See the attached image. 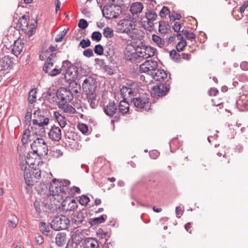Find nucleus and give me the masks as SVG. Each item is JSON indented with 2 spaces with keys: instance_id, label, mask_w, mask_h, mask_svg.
I'll return each mask as SVG.
<instances>
[{
  "instance_id": "393cba45",
  "label": "nucleus",
  "mask_w": 248,
  "mask_h": 248,
  "mask_svg": "<svg viewBox=\"0 0 248 248\" xmlns=\"http://www.w3.org/2000/svg\"><path fill=\"white\" fill-rule=\"evenodd\" d=\"M107 218V216L105 214H103L99 217L90 218L89 221V223L91 226L98 225L100 223H103Z\"/></svg>"
},
{
  "instance_id": "13d9d810",
  "label": "nucleus",
  "mask_w": 248,
  "mask_h": 248,
  "mask_svg": "<svg viewBox=\"0 0 248 248\" xmlns=\"http://www.w3.org/2000/svg\"><path fill=\"white\" fill-rule=\"evenodd\" d=\"M128 91H129L128 87L126 86L123 87L120 90L121 94L124 100H126L127 99L126 97L127 96Z\"/></svg>"
},
{
  "instance_id": "a19ab883",
  "label": "nucleus",
  "mask_w": 248,
  "mask_h": 248,
  "mask_svg": "<svg viewBox=\"0 0 248 248\" xmlns=\"http://www.w3.org/2000/svg\"><path fill=\"white\" fill-rule=\"evenodd\" d=\"M170 56L171 59L175 62H179L181 60V55L176 52L175 50L170 51Z\"/></svg>"
},
{
  "instance_id": "09e8293b",
  "label": "nucleus",
  "mask_w": 248,
  "mask_h": 248,
  "mask_svg": "<svg viewBox=\"0 0 248 248\" xmlns=\"http://www.w3.org/2000/svg\"><path fill=\"white\" fill-rule=\"evenodd\" d=\"M62 71V68H52L48 73H46L48 75L51 77H55L60 74Z\"/></svg>"
},
{
  "instance_id": "4c0bfd02",
  "label": "nucleus",
  "mask_w": 248,
  "mask_h": 248,
  "mask_svg": "<svg viewBox=\"0 0 248 248\" xmlns=\"http://www.w3.org/2000/svg\"><path fill=\"white\" fill-rule=\"evenodd\" d=\"M186 46V41L184 39V37H181L180 38V42L176 45V49L178 52H181Z\"/></svg>"
},
{
  "instance_id": "2eb2a0df",
  "label": "nucleus",
  "mask_w": 248,
  "mask_h": 248,
  "mask_svg": "<svg viewBox=\"0 0 248 248\" xmlns=\"http://www.w3.org/2000/svg\"><path fill=\"white\" fill-rule=\"evenodd\" d=\"M155 53V49L150 46H146L140 42V63L144 59L153 56Z\"/></svg>"
},
{
  "instance_id": "69168bd1",
  "label": "nucleus",
  "mask_w": 248,
  "mask_h": 248,
  "mask_svg": "<svg viewBox=\"0 0 248 248\" xmlns=\"http://www.w3.org/2000/svg\"><path fill=\"white\" fill-rule=\"evenodd\" d=\"M35 242L38 245H41L44 242V237L41 235H37L35 237Z\"/></svg>"
},
{
  "instance_id": "f8f14e48",
  "label": "nucleus",
  "mask_w": 248,
  "mask_h": 248,
  "mask_svg": "<svg viewBox=\"0 0 248 248\" xmlns=\"http://www.w3.org/2000/svg\"><path fill=\"white\" fill-rule=\"evenodd\" d=\"M49 123V119L47 117H46L42 121V119H33L32 120V124L33 125H38L39 127H40V130L39 131H33L34 134L36 135L40 136V137H43L45 135V129L44 127V125H47ZM34 128L35 130L36 129V127L33 126L31 127V129L34 131Z\"/></svg>"
},
{
  "instance_id": "0e129e2a",
  "label": "nucleus",
  "mask_w": 248,
  "mask_h": 248,
  "mask_svg": "<svg viewBox=\"0 0 248 248\" xmlns=\"http://www.w3.org/2000/svg\"><path fill=\"white\" fill-rule=\"evenodd\" d=\"M83 54L84 56L90 58L93 55V53L91 48H88L83 51Z\"/></svg>"
},
{
  "instance_id": "ea45409f",
  "label": "nucleus",
  "mask_w": 248,
  "mask_h": 248,
  "mask_svg": "<svg viewBox=\"0 0 248 248\" xmlns=\"http://www.w3.org/2000/svg\"><path fill=\"white\" fill-rule=\"evenodd\" d=\"M54 63V62H53L47 61V60H46L43 69L45 73L49 72V71L52 69Z\"/></svg>"
},
{
  "instance_id": "a878e982",
  "label": "nucleus",
  "mask_w": 248,
  "mask_h": 248,
  "mask_svg": "<svg viewBox=\"0 0 248 248\" xmlns=\"http://www.w3.org/2000/svg\"><path fill=\"white\" fill-rule=\"evenodd\" d=\"M117 107H118L119 112L122 114H126L129 109V104L126 100L123 99L120 102L119 106Z\"/></svg>"
},
{
  "instance_id": "37998d69",
  "label": "nucleus",
  "mask_w": 248,
  "mask_h": 248,
  "mask_svg": "<svg viewBox=\"0 0 248 248\" xmlns=\"http://www.w3.org/2000/svg\"><path fill=\"white\" fill-rule=\"evenodd\" d=\"M103 34L106 38H111L114 35L113 31L109 27H107L103 30Z\"/></svg>"
},
{
  "instance_id": "bb28decb",
  "label": "nucleus",
  "mask_w": 248,
  "mask_h": 248,
  "mask_svg": "<svg viewBox=\"0 0 248 248\" xmlns=\"http://www.w3.org/2000/svg\"><path fill=\"white\" fill-rule=\"evenodd\" d=\"M63 210L66 211H72L74 212L75 210L78 207V204H74L73 203H68L67 205V200H64L61 204Z\"/></svg>"
},
{
  "instance_id": "ddd939ff",
  "label": "nucleus",
  "mask_w": 248,
  "mask_h": 248,
  "mask_svg": "<svg viewBox=\"0 0 248 248\" xmlns=\"http://www.w3.org/2000/svg\"><path fill=\"white\" fill-rule=\"evenodd\" d=\"M146 78L150 79L153 78L155 80L158 81L160 83L165 82V80H167L168 74L165 71L162 69H156L155 71H153L151 74H146Z\"/></svg>"
},
{
  "instance_id": "7c9ffc66",
  "label": "nucleus",
  "mask_w": 248,
  "mask_h": 248,
  "mask_svg": "<svg viewBox=\"0 0 248 248\" xmlns=\"http://www.w3.org/2000/svg\"><path fill=\"white\" fill-rule=\"evenodd\" d=\"M86 95L91 107L93 108H95L97 106L96 94L95 93H92V94L89 93Z\"/></svg>"
},
{
  "instance_id": "dca6fc26",
  "label": "nucleus",
  "mask_w": 248,
  "mask_h": 248,
  "mask_svg": "<svg viewBox=\"0 0 248 248\" xmlns=\"http://www.w3.org/2000/svg\"><path fill=\"white\" fill-rule=\"evenodd\" d=\"M115 49L114 46L108 42L107 43L105 47V55L109 62L115 64Z\"/></svg>"
},
{
  "instance_id": "f257e3e1",
  "label": "nucleus",
  "mask_w": 248,
  "mask_h": 248,
  "mask_svg": "<svg viewBox=\"0 0 248 248\" xmlns=\"http://www.w3.org/2000/svg\"><path fill=\"white\" fill-rule=\"evenodd\" d=\"M170 83L169 79H167L165 83L161 82L153 86L150 92L151 95L153 97H162L166 95L170 90ZM141 86L144 87L145 85H140V111L141 109L147 111L151 107V103L149 101L148 97L149 91L148 89L144 91L145 89L142 88Z\"/></svg>"
},
{
  "instance_id": "0eeeda50",
  "label": "nucleus",
  "mask_w": 248,
  "mask_h": 248,
  "mask_svg": "<svg viewBox=\"0 0 248 248\" xmlns=\"http://www.w3.org/2000/svg\"><path fill=\"white\" fill-rule=\"evenodd\" d=\"M63 68H66L65 77L66 78L67 76L68 75L70 77L68 79L74 81L78 75V67L72 64L70 61L65 60L62 62V69Z\"/></svg>"
},
{
  "instance_id": "5fc2aeb1",
  "label": "nucleus",
  "mask_w": 248,
  "mask_h": 248,
  "mask_svg": "<svg viewBox=\"0 0 248 248\" xmlns=\"http://www.w3.org/2000/svg\"><path fill=\"white\" fill-rule=\"evenodd\" d=\"M97 235L100 238L102 239L106 238V236L109 237L108 233L105 232L102 229H99L96 232Z\"/></svg>"
},
{
  "instance_id": "338daca9",
  "label": "nucleus",
  "mask_w": 248,
  "mask_h": 248,
  "mask_svg": "<svg viewBox=\"0 0 248 248\" xmlns=\"http://www.w3.org/2000/svg\"><path fill=\"white\" fill-rule=\"evenodd\" d=\"M59 124V125L60 126L62 127V128H63L65 126V125H66V120H65V118L62 116V117H61V119H59V121H57Z\"/></svg>"
},
{
  "instance_id": "9b49d317",
  "label": "nucleus",
  "mask_w": 248,
  "mask_h": 248,
  "mask_svg": "<svg viewBox=\"0 0 248 248\" xmlns=\"http://www.w3.org/2000/svg\"><path fill=\"white\" fill-rule=\"evenodd\" d=\"M56 96L59 99L66 103L71 102L74 98L72 91L64 87H61L57 90Z\"/></svg>"
},
{
  "instance_id": "c03bdc74",
  "label": "nucleus",
  "mask_w": 248,
  "mask_h": 248,
  "mask_svg": "<svg viewBox=\"0 0 248 248\" xmlns=\"http://www.w3.org/2000/svg\"><path fill=\"white\" fill-rule=\"evenodd\" d=\"M91 38L92 40L98 42L102 39V34L99 31H93L92 34Z\"/></svg>"
},
{
  "instance_id": "49530a36",
  "label": "nucleus",
  "mask_w": 248,
  "mask_h": 248,
  "mask_svg": "<svg viewBox=\"0 0 248 248\" xmlns=\"http://www.w3.org/2000/svg\"><path fill=\"white\" fill-rule=\"evenodd\" d=\"M31 171L33 177L37 179L40 178L41 176V170L39 168L34 169L33 167L31 168Z\"/></svg>"
},
{
  "instance_id": "aec40b11",
  "label": "nucleus",
  "mask_w": 248,
  "mask_h": 248,
  "mask_svg": "<svg viewBox=\"0 0 248 248\" xmlns=\"http://www.w3.org/2000/svg\"><path fill=\"white\" fill-rule=\"evenodd\" d=\"M82 247L83 248H98L99 244L95 239L89 237L83 241Z\"/></svg>"
},
{
  "instance_id": "864d4df0",
  "label": "nucleus",
  "mask_w": 248,
  "mask_h": 248,
  "mask_svg": "<svg viewBox=\"0 0 248 248\" xmlns=\"http://www.w3.org/2000/svg\"><path fill=\"white\" fill-rule=\"evenodd\" d=\"M89 24L84 19H80L79 21L78 26L81 30H84L88 27Z\"/></svg>"
},
{
  "instance_id": "3c124183",
  "label": "nucleus",
  "mask_w": 248,
  "mask_h": 248,
  "mask_svg": "<svg viewBox=\"0 0 248 248\" xmlns=\"http://www.w3.org/2000/svg\"><path fill=\"white\" fill-rule=\"evenodd\" d=\"M29 21L26 20L22 21V22H20V21H18L17 26H18L22 30H26L29 26Z\"/></svg>"
},
{
  "instance_id": "b1692460",
  "label": "nucleus",
  "mask_w": 248,
  "mask_h": 248,
  "mask_svg": "<svg viewBox=\"0 0 248 248\" xmlns=\"http://www.w3.org/2000/svg\"><path fill=\"white\" fill-rule=\"evenodd\" d=\"M66 233L64 232H59L55 237V243L59 247H63L65 244Z\"/></svg>"
},
{
  "instance_id": "6e6552de",
  "label": "nucleus",
  "mask_w": 248,
  "mask_h": 248,
  "mask_svg": "<svg viewBox=\"0 0 248 248\" xmlns=\"http://www.w3.org/2000/svg\"><path fill=\"white\" fill-rule=\"evenodd\" d=\"M59 180L54 178L52 180L49 186L50 191L52 192L53 195L62 193L65 195L69 193L70 189L68 187H66Z\"/></svg>"
},
{
  "instance_id": "e2e57ef3",
  "label": "nucleus",
  "mask_w": 248,
  "mask_h": 248,
  "mask_svg": "<svg viewBox=\"0 0 248 248\" xmlns=\"http://www.w3.org/2000/svg\"><path fill=\"white\" fill-rule=\"evenodd\" d=\"M103 68L109 75H112L114 73L113 69L108 65L105 64L103 66Z\"/></svg>"
},
{
  "instance_id": "de8ad7c7",
  "label": "nucleus",
  "mask_w": 248,
  "mask_h": 248,
  "mask_svg": "<svg viewBox=\"0 0 248 248\" xmlns=\"http://www.w3.org/2000/svg\"><path fill=\"white\" fill-rule=\"evenodd\" d=\"M91 42L89 39H82L78 44V47H81L82 48H85L91 46Z\"/></svg>"
},
{
  "instance_id": "4be33fe9",
  "label": "nucleus",
  "mask_w": 248,
  "mask_h": 248,
  "mask_svg": "<svg viewBox=\"0 0 248 248\" xmlns=\"http://www.w3.org/2000/svg\"><path fill=\"white\" fill-rule=\"evenodd\" d=\"M57 106L59 108L63 110L64 112L74 113L76 111V109L71 105L65 102H57Z\"/></svg>"
},
{
  "instance_id": "c756f323",
  "label": "nucleus",
  "mask_w": 248,
  "mask_h": 248,
  "mask_svg": "<svg viewBox=\"0 0 248 248\" xmlns=\"http://www.w3.org/2000/svg\"><path fill=\"white\" fill-rule=\"evenodd\" d=\"M170 29V26L168 22L162 21L159 22V31L161 33H166Z\"/></svg>"
},
{
  "instance_id": "6e6d98bb",
  "label": "nucleus",
  "mask_w": 248,
  "mask_h": 248,
  "mask_svg": "<svg viewBox=\"0 0 248 248\" xmlns=\"http://www.w3.org/2000/svg\"><path fill=\"white\" fill-rule=\"evenodd\" d=\"M34 206L36 210V211L40 214L42 213V209L41 208L42 204H41L40 202L37 200H35V201L34 202Z\"/></svg>"
},
{
  "instance_id": "1a4fd4ad",
  "label": "nucleus",
  "mask_w": 248,
  "mask_h": 248,
  "mask_svg": "<svg viewBox=\"0 0 248 248\" xmlns=\"http://www.w3.org/2000/svg\"><path fill=\"white\" fill-rule=\"evenodd\" d=\"M82 90L86 94L95 93L97 87L96 79L92 77L86 78L82 83Z\"/></svg>"
},
{
  "instance_id": "5701e85b",
  "label": "nucleus",
  "mask_w": 248,
  "mask_h": 248,
  "mask_svg": "<svg viewBox=\"0 0 248 248\" xmlns=\"http://www.w3.org/2000/svg\"><path fill=\"white\" fill-rule=\"evenodd\" d=\"M13 64V59L8 55L5 56L1 60V66L4 69H11Z\"/></svg>"
},
{
  "instance_id": "f03ea898",
  "label": "nucleus",
  "mask_w": 248,
  "mask_h": 248,
  "mask_svg": "<svg viewBox=\"0 0 248 248\" xmlns=\"http://www.w3.org/2000/svg\"><path fill=\"white\" fill-rule=\"evenodd\" d=\"M140 43L132 42L126 48L124 52L126 60L133 63L140 62Z\"/></svg>"
},
{
  "instance_id": "20e7f679",
  "label": "nucleus",
  "mask_w": 248,
  "mask_h": 248,
  "mask_svg": "<svg viewBox=\"0 0 248 248\" xmlns=\"http://www.w3.org/2000/svg\"><path fill=\"white\" fill-rule=\"evenodd\" d=\"M31 147L32 150V154H35L37 156H43L48 154V146L42 138H36L31 144Z\"/></svg>"
},
{
  "instance_id": "423d86ee",
  "label": "nucleus",
  "mask_w": 248,
  "mask_h": 248,
  "mask_svg": "<svg viewBox=\"0 0 248 248\" xmlns=\"http://www.w3.org/2000/svg\"><path fill=\"white\" fill-rule=\"evenodd\" d=\"M156 14L151 10H148L145 13V17L140 18V24L145 29L151 31L154 29L153 22L156 19Z\"/></svg>"
},
{
  "instance_id": "2f4dec72",
  "label": "nucleus",
  "mask_w": 248,
  "mask_h": 248,
  "mask_svg": "<svg viewBox=\"0 0 248 248\" xmlns=\"http://www.w3.org/2000/svg\"><path fill=\"white\" fill-rule=\"evenodd\" d=\"M128 90L127 95H128V97H130V100H133L134 105L137 108H140V97L133 98L134 96V92L132 91V89L128 87Z\"/></svg>"
},
{
  "instance_id": "39448f33",
  "label": "nucleus",
  "mask_w": 248,
  "mask_h": 248,
  "mask_svg": "<svg viewBox=\"0 0 248 248\" xmlns=\"http://www.w3.org/2000/svg\"><path fill=\"white\" fill-rule=\"evenodd\" d=\"M103 16L108 19L117 18L122 13L121 7L115 3H108L102 10Z\"/></svg>"
},
{
  "instance_id": "72a5a7b5",
  "label": "nucleus",
  "mask_w": 248,
  "mask_h": 248,
  "mask_svg": "<svg viewBox=\"0 0 248 248\" xmlns=\"http://www.w3.org/2000/svg\"><path fill=\"white\" fill-rule=\"evenodd\" d=\"M30 135L31 131L29 128H27L24 130L21 139V141L23 146H25L29 141H31L30 140Z\"/></svg>"
},
{
  "instance_id": "c9c22d12",
  "label": "nucleus",
  "mask_w": 248,
  "mask_h": 248,
  "mask_svg": "<svg viewBox=\"0 0 248 248\" xmlns=\"http://www.w3.org/2000/svg\"><path fill=\"white\" fill-rule=\"evenodd\" d=\"M37 93L36 89H31L29 93L28 100L30 104H33L36 98V94Z\"/></svg>"
},
{
  "instance_id": "a18cd8bd",
  "label": "nucleus",
  "mask_w": 248,
  "mask_h": 248,
  "mask_svg": "<svg viewBox=\"0 0 248 248\" xmlns=\"http://www.w3.org/2000/svg\"><path fill=\"white\" fill-rule=\"evenodd\" d=\"M78 202L81 205L85 206L90 202V199L87 196L82 195L79 197Z\"/></svg>"
},
{
  "instance_id": "052dcab7",
  "label": "nucleus",
  "mask_w": 248,
  "mask_h": 248,
  "mask_svg": "<svg viewBox=\"0 0 248 248\" xmlns=\"http://www.w3.org/2000/svg\"><path fill=\"white\" fill-rule=\"evenodd\" d=\"M78 129L83 133L85 134L88 131V127L85 124H81L78 125Z\"/></svg>"
},
{
  "instance_id": "e433bc0d",
  "label": "nucleus",
  "mask_w": 248,
  "mask_h": 248,
  "mask_svg": "<svg viewBox=\"0 0 248 248\" xmlns=\"http://www.w3.org/2000/svg\"><path fill=\"white\" fill-rule=\"evenodd\" d=\"M152 40L160 47H163L164 45V40L158 35L153 34L152 35Z\"/></svg>"
},
{
  "instance_id": "774afa93",
  "label": "nucleus",
  "mask_w": 248,
  "mask_h": 248,
  "mask_svg": "<svg viewBox=\"0 0 248 248\" xmlns=\"http://www.w3.org/2000/svg\"><path fill=\"white\" fill-rule=\"evenodd\" d=\"M170 21H174L176 20H180L181 18V16L180 14H176V15H174L173 14L169 16Z\"/></svg>"
},
{
  "instance_id": "f3484780",
  "label": "nucleus",
  "mask_w": 248,
  "mask_h": 248,
  "mask_svg": "<svg viewBox=\"0 0 248 248\" xmlns=\"http://www.w3.org/2000/svg\"><path fill=\"white\" fill-rule=\"evenodd\" d=\"M86 216V214H84L83 211H79L74 212L72 214V222L73 224L77 226H79L84 222V219ZM85 223H87L86 221H85Z\"/></svg>"
},
{
  "instance_id": "473e14b6",
  "label": "nucleus",
  "mask_w": 248,
  "mask_h": 248,
  "mask_svg": "<svg viewBox=\"0 0 248 248\" xmlns=\"http://www.w3.org/2000/svg\"><path fill=\"white\" fill-rule=\"evenodd\" d=\"M56 90L54 89L49 88L46 92L47 98L50 103H52L55 101V95H56Z\"/></svg>"
},
{
  "instance_id": "8fccbe9b",
  "label": "nucleus",
  "mask_w": 248,
  "mask_h": 248,
  "mask_svg": "<svg viewBox=\"0 0 248 248\" xmlns=\"http://www.w3.org/2000/svg\"><path fill=\"white\" fill-rule=\"evenodd\" d=\"M94 51L97 55H102L104 53V47L100 44L96 45L94 46Z\"/></svg>"
},
{
  "instance_id": "9d476101",
  "label": "nucleus",
  "mask_w": 248,
  "mask_h": 248,
  "mask_svg": "<svg viewBox=\"0 0 248 248\" xmlns=\"http://www.w3.org/2000/svg\"><path fill=\"white\" fill-rule=\"evenodd\" d=\"M129 11L130 14L126 16L127 19L134 23L140 24V2L133 3Z\"/></svg>"
},
{
  "instance_id": "4468645a",
  "label": "nucleus",
  "mask_w": 248,
  "mask_h": 248,
  "mask_svg": "<svg viewBox=\"0 0 248 248\" xmlns=\"http://www.w3.org/2000/svg\"><path fill=\"white\" fill-rule=\"evenodd\" d=\"M157 65L156 61L146 60L144 62L140 63V73H146L150 72L151 73L153 71L156 70Z\"/></svg>"
},
{
  "instance_id": "79ce46f5",
  "label": "nucleus",
  "mask_w": 248,
  "mask_h": 248,
  "mask_svg": "<svg viewBox=\"0 0 248 248\" xmlns=\"http://www.w3.org/2000/svg\"><path fill=\"white\" fill-rule=\"evenodd\" d=\"M68 31V29H67V30L64 29L62 31L59 32V33L57 35L56 37H55V42H57V43L61 42L62 40V39H63L64 37L65 36Z\"/></svg>"
},
{
  "instance_id": "680f3d73",
  "label": "nucleus",
  "mask_w": 248,
  "mask_h": 248,
  "mask_svg": "<svg viewBox=\"0 0 248 248\" xmlns=\"http://www.w3.org/2000/svg\"><path fill=\"white\" fill-rule=\"evenodd\" d=\"M159 152L157 150H152L149 152V155L150 157L153 159H156L159 155Z\"/></svg>"
},
{
  "instance_id": "412c9836",
  "label": "nucleus",
  "mask_w": 248,
  "mask_h": 248,
  "mask_svg": "<svg viewBox=\"0 0 248 248\" xmlns=\"http://www.w3.org/2000/svg\"><path fill=\"white\" fill-rule=\"evenodd\" d=\"M24 43L21 40H17L15 41L12 48L13 54L17 57L22 51Z\"/></svg>"
},
{
  "instance_id": "cd10ccee",
  "label": "nucleus",
  "mask_w": 248,
  "mask_h": 248,
  "mask_svg": "<svg viewBox=\"0 0 248 248\" xmlns=\"http://www.w3.org/2000/svg\"><path fill=\"white\" fill-rule=\"evenodd\" d=\"M32 174L31 171H27L24 172V178L25 182L27 186L31 187L33 186Z\"/></svg>"
},
{
  "instance_id": "7ed1b4c3",
  "label": "nucleus",
  "mask_w": 248,
  "mask_h": 248,
  "mask_svg": "<svg viewBox=\"0 0 248 248\" xmlns=\"http://www.w3.org/2000/svg\"><path fill=\"white\" fill-rule=\"evenodd\" d=\"M70 220L64 215L54 217L50 222V227L55 231L66 230L70 226Z\"/></svg>"
},
{
  "instance_id": "603ef678",
  "label": "nucleus",
  "mask_w": 248,
  "mask_h": 248,
  "mask_svg": "<svg viewBox=\"0 0 248 248\" xmlns=\"http://www.w3.org/2000/svg\"><path fill=\"white\" fill-rule=\"evenodd\" d=\"M170 13L169 9L166 6H163L160 10L159 15L161 18L166 17V16Z\"/></svg>"
},
{
  "instance_id": "4d7b16f0",
  "label": "nucleus",
  "mask_w": 248,
  "mask_h": 248,
  "mask_svg": "<svg viewBox=\"0 0 248 248\" xmlns=\"http://www.w3.org/2000/svg\"><path fill=\"white\" fill-rule=\"evenodd\" d=\"M32 113L31 112H27L25 117V122L26 124L30 125L31 121Z\"/></svg>"
},
{
  "instance_id": "58836bf2",
  "label": "nucleus",
  "mask_w": 248,
  "mask_h": 248,
  "mask_svg": "<svg viewBox=\"0 0 248 248\" xmlns=\"http://www.w3.org/2000/svg\"><path fill=\"white\" fill-rule=\"evenodd\" d=\"M27 165H28V162L26 160L25 161V163L23 162L20 163L21 169L24 171V172L31 170V168L34 165V163H31L30 165H28L29 168H28Z\"/></svg>"
},
{
  "instance_id": "a211bd4d",
  "label": "nucleus",
  "mask_w": 248,
  "mask_h": 248,
  "mask_svg": "<svg viewBox=\"0 0 248 248\" xmlns=\"http://www.w3.org/2000/svg\"><path fill=\"white\" fill-rule=\"evenodd\" d=\"M49 138L52 140L59 141L61 139V129L58 126L53 125L48 133Z\"/></svg>"
},
{
  "instance_id": "c85d7f7f",
  "label": "nucleus",
  "mask_w": 248,
  "mask_h": 248,
  "mask_svg": "<svg viewBox=\"0 0 248 248\" xmlns=\"http://www.w3.org/2000/svg\"><path fill=\"white\" fill-rule=\"evenodd\" d=\"M39 228L43 234L46 236H48L49 235L50 230L49 226L47 225L46 222L41 221L39 224Z\"/></svg>"
},
{
  "instance_id": "bf43d9fd",
  "label": "nucleus",
  "mask_w": 248,
  "mask_h": 248,
  "mask_svg": "<svg viewBox=\"0 0 248 248\" xmlns=\"http://www.w3.org/2000/svg\"><path fill=\"white\" fill-rule=\"evenodd\" d=\"M146 74H149V73H146L145 75H140V81L142 80L143 82H145V84L148 85L150 84L151 82L152 81V79L153 78H150L149 79L146 78Z\"/></svg>"
},
{
  "instance_id": "6ab92c4d",
  "label": "nucleus",
  "mask_w": 248,
  "mask_h": 248,
  "mask_svg": "<svg viewBox=\"0 0 248 248\" xmlns=\"http://www.w3.org/2000/svg\"><path fill=\"white\" fill-rule=\"evenodd\" d=\"M117 106L114 102H109L106 106H104L103 110L105 113L109 116L112 117L116 113L117 110Z\"/></svg>"
},
{
  "instance_id": "f704fd0d",
  "label": "nucleus",
  "mask_w": 248,
  "mask_h": 248,
  "mask_svg": "<svg viewBox=\"0 0 248 248\" xmlns=\"http://www.w3.org/2000/svg\"><path fill=\"white\" fill-rule=\"evenodd\" d=\"M74 243L76 244V246L78 245L81 241L83 240V238L78 233L74 232L71 236L70 238Z\"/></svg>"
}]
</instances>
